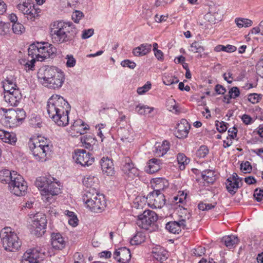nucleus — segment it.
Returning <instances> with one entry per match:
<instances>
[{
  "label": "nucleus",
  "mask_w": 263,
  "mask_h": 263,
  "mask_svg": "<svg viewBox=\"0 0 263 263\" xmlns=\"http://www.w3.org/2000/svg\"><path fill=\"white\" fill-rule=\"evenodd\" d=\"M49 29V36L54 44L70 42L77 34V29L72 23L61 20L51 22Z\"/></svg>",
  "instance_id": "7ed1b4c3"
},
{
  "label": "nucleus",
  "mask_w": 263,
  "mask_h": 263,
  "mask_svg": "<svg viewBox=\"0 0 263 263\" xmlns=\"http://www.w3.org/2000/svg\"><path fill=\"white\" fill-rule=\"evenodd\" d=\"M12 29L13 32L16 34H21L25 31V28L23 25L18 22L13 23Z\"/></svg>",
  "instance_id": "49530a36"
},
{
  "label": "nucleus",
  "mask_w": 263,
  "mask_h": 263,
  "mask_svg": "<svg viewBox=\"0 0 263 263\" xmlns=\"http://www.w3.org/2000/svg\"><path fill=\"white\" fill-rule=\"evenodd\" d=\"M47 110L49 117L58 126L64 127L68 125L70 106L62 97L52 95L47 102Z\"/></svg>",
  "instance_id": "f257e3e1"
},
{
  "label": "nucleus",
  "mask_w": 263,
  "mask_h": 263,
  "mask_svg": "<svg viewBox=\"0 0 263 263\" xmlns=\"http://www.w3.org/2000/svg\"><path fill=\"white\" fill-rule=\"evenodd\" d=\"M88 129V125L82 120L77 119L70 126L68 132L71 136L75 137L86 133Z\"/></svg>",
  "instance_id": "a211bd4d"
},
{
  "label": "nucleus",
  "mask_w": 263,
  "mask_h": 263,
  "mask_svg": "<svg viewBox=\"0 0 263 263\" xmlns=\"http://www.w3.org/2000/svg\"><path fill=\"white\" fill-rule=\"evenodd\" d=\"M205 252V249L204 247H198L197 248L195 249L194 251V253L195 256H201L204 254Z\"/></svg>",
  "instance_id": "0e129e2a"
},
{
  "label": "nucleus",
  "mask_w": 263,
  "mask_h": 263,
  "mask_svg": "<svg viewBox=\"0 0 263 263\" xmlns=\"http://www.w3.org/2000/svg\"><path fill=\"white\" fill-rule=\"evenodd\" d=\"M241 120L243 123H245L246 125L250 124L253 122L252 118L251 117V116L247 114H244L242 116Z\"/></svg>",
  "instance_id": "69168bd1"
},
{
  "label": "nucleus",
  "mask_w": 263,
  "mask_h": 263,
  "mask_svg": "<svg viewBox=\"0 0 263 263\" xmlns=\"http://www.w3.org/2000/svg\"><path fill=\"white\" fill-rule=\"evenodd\" d=\"M72 157L77 164H79L82 166L91 165L95 161L94 157L89 153L81 149L76 150Z\"/></svg>",
  "instance_id": "2eb2a0df"
},
{
  "label": "nucleus",
  "mask_w": 263,
  "mask_h": 263,
  "mask_svg": "<svg viewBox=\"0 0 263 263\" xmlns=\"http://www.w3.org/2000/svg\"><path fill=\"white\" fill-rule=\"evenodd\" d=\"M114 258L121 263H127L131 258L129 249L125 248H120L114 253Z\"/></svg>",
  "instance_id": "412c9836"
},
{
  "label": "nucleus",
  "mask_w": 263,
  "mask_h": 263,
  "mask_svg": "<svg viewBox=\"0 0 263 263\" xmlns=\"http://www.w3.org/2000/svg\"><path fill=\"white\" fill-rule=\"evenodd\" d=\"M28 145L36 161L44 162L51 158L53 146L44 137H37L30 139Z\"/></svg>",
  "instance_id": "39448f33"
},
{
  "label": "nucleus",
  "mask_w": 263,
  "mask_h": 263,
  "mask_svg": "<svg viewBox=\"0 0 263 263\" xmlns=\"http://www.w3.org/2000/svg\"><path fill=\"white\" fill-rule=\"evenodd\" d=\"M4 142L9 143L11 145H15L17 141V138L15 134L7 132Z\"/></svg>",
  "instance_id": "c03bdc74"
},
{
  "label": "nucleus",
  "mask_w": 263,
  "mask_h": 263,
  "mask_svg": "<svg viewBox=\"0 0 263 263\" xmlns=\"http://www.w3.org/2000/svg\"><path fill=\"white\" fill-rule=\"evenodd\" d=\"M151 183L154 189L153 192L157 193H161V191L167 188L169 185L168 181L163 178H155L151 182Z\"/></svg>",
  "instance_id": "393cba45"
},
{
  "label": "nucleus",
  "mask_w": 263,
  "mask_h": 263,
  "mask_svg": "<svg viewBox=\"0 0 263 263\" xmlns=\"http://www.w3.org/2000/svg\"><path fill=\"white\" fill-rule=\"evenodd\" d=\"M17 173L8 170H3L0 171V181L3 183L8 184L12 180L13 176Z\"/></svg>",
  "instance_id": "473e14b6"
},
{
  "label": "nucleus",
  "mask_w": 263,
  "mask_h": 263,
  "mask_svg": "<svg viewBox=\"0 0 263 263\" xmlns=\"http://www.w3.org/2000/svg\"><path fill=\"white\" fill-rule=\"evenodd\" d=\"M17 9L27 18L32 21L39 16L40 9L36 8L34 5L29 1H24L17 6Z\"/></svg>",
  "instance_id": "ddd939ff"
},
{
  "label": "nucleus",
  "mask_w": 263,
  "mask_h": 263,
  "mask_svg": "<svg viewBox=\"0 0 263 263\" xmlns=\"http://www.w3.org/2000/svg\"><path fill=\"white\" fill-rule=\"evenodd\" d=\"M35 185L40 191L42 199L46 202H50L53 196L60 193V182L50 175L37 177Z\"/></svg>",
  "instance_id": "423d86ee"
},
{
  "label": "nucleus",
  "mask_w": 263,
  "mask_h": 263,
  "mask_svg": "<svg viewBox=\"0 0 263 263\" xmlns=\"http://www.w3.org/2000/svg\"><path fill=\"white\" fill-rule=\"evenodd\" d=\"M202 178L209 185L212 184L216 180L215 172L212 170H206L202 172Z\"/></svg>",
  "instance_id": "f704fd0d"
},
{
  "label": "nucleus",
  "mask_w": 263,
  "mask_h": 263,
  "mask_svg": "<svg viewBox=\"0 0 263 263\" xmlns=\"http://www.w3.org/2000/svg\"><path fill=\"white\" fill-rule=\"evenodd\" d=\"M4 99L8 105L17 106L22 99V95L18 89L4 91Z\"/></svg>",
  "instance_id": "f3484780"
},
{
  "label": "nucleus",
  "mask_w": 263,
  "mask_h": 263,
  "mask_svg": "<svg viewBox=\"0 0 263 263\" xmlns=\"http://www.w3.org/2000/svg\"><path fill=\"white\" fill-rule=\"evenodd\" d=\"M37 77L41 84L52 89L61 88L65 81L63 71L55 67L49 66L41 67L38 70Z\"/></svg>",
  "instance_id": "20e7f679"
},
{
  "label": "nucleus",
  "mask_w": 263,
  "mask_h": 263,
  "mask_svg": "<svg viewBox=\"0 0 263 263\" xmlns=\"http://www.w3.org/2000/svg\"><path fill=\"white\" fill-rule=\"evenodd\" d=\"M152 49V45L150 44L144 43L139 46L135 48L133 50V53L135 56L142 57L148 53Z\"/></svg>",
  "instance_id": "c85d7f7f"
},
{
  "label": "nucleus",
  "mask_w": 263,
  "mask_h": 263,
  "mask_svg": "<svg viewBox=\"0 0 263 263\" xmlns=\"http://www.w3.org/2000/svg\"><path fill=\"white\" fill-rule=\"evenodd\" d=\"M51 245L54 249L62 250L66 246V241L61 234L53 233L51 235Z\"/></svg>",
  "instance_id": "a878e982"
},
{
  "label": "nucleus",
  "mask_w": 263,
  "mask_h": 263,
  "mask_svg": "<svg viewBox=\"0 0 263 263\" xmlns=\"http://www.w3.org/2000/svg\"><path fill=\"white\" fill-rule=\"evenodd\" d=\"M152 87V84L150 82H147L143 86L138 87L137 92L139 95H143L147 92Z\"/></svg>",
  "instance_id": "864d4df0"
},
{
  "label": "nucleus",
  "mask_w": 263,
  "mask_h": 263,
  "mask_svg": "<svg viewBox=\"0 0 263 263\" xmlns=\"http://www.w3.org/2000/svg\"><path fill=\"white\" fill-rule=\"evenodd\" d=\"M26 117L25 111L23 109H0V122L5 126L15 127Z\"/></svg>",
  "instance_id": "6e6552de"
},
{
  "label": "nucleus",
  "mask_w": 263,
  "mask_h": 263,
  "mask_svg": "<svg viewBox=\"0 0 263 263\" xmlns=\"http://www.w3.org/2000/svg\"><path fill=\"white\" fill-rule=\"evenodd\" d=\"M105 125L104 124H100L96 126V128L98 129L97 136L100 138L101 142H103L105 136L104 133L106 132L105 129Z\"/></svg>",
  "instance_id": "3c124183"
},
{
  "label": "nucleus",
  "mask_w": 263,
  "mask_h": 263,
  "mask_svg": "<svg viewBox=\"0 0 263 263\" xmlns=\"http://www.w3.org/2000/svg\"><path fill=\"white\" fill-rule=\"evenodd\" d=\"M66 66L68 68H72L76 64V60L72 54H67L65 57Z\"/></svg>",
  "instance_id": "603ef678"
},
{
  "label": "nucleus",
  "mask_w": 263,
  "mask_h": 263,
  "mask_svg": "<svg viewBox=\"0 0 263 263\" xmlns=\"http://www.w3.org/2000/svg\"><path fill=\"white\" fill-rule=\"evenodd\" d=\"M41 120L39 116L34 115L29 120L30 125L33 127H41Z\"/></svg>",
  "instance_id": "de8ad7c7"
},
{
  "label": "nucleus",
  "mask_w": 263,
  "mask_h": 263,
  "mask_svg": "<svg viewBox=\"0 0 263 263\" xmlns=\"http://www.w3.org/2000/svg\"><path fill=\"white\" fill-rule=\"evenodd\" d=\"M209 149L205 145L201 146L196 152V156L199 158H204L208 154Z\"/></svg>",
  "instance_id": "8fccbe9b"
},
{
  "label": "nucleus",
  "mask_w": 263,
  "mask_h": 263,
  "mask_svg": "<svg viewBox=\"0 0 263 263\" xmlns=\"http://www.w3.org/2000/svg\"><path fill=\"white\" fill-rule=\"evenodd\" d=\"M121 170L124 177L129 180H133L139 175V170L135 166L129 157H125L122 160Z\"/></svg>",
  "instance_id": "f8f14e48"
},
{
  "label": "nucleus",
  "mask_w": 263,
  "mask_h": 263,
  "mask_svg": "<svg viewBox=\"0 0 263 263\" xmlns=\"http://www.w3.org/2000/svg\"><path fill=\"white\" fill-rule=\"evenodd\" d=\"M28 55L30 60L21 59L20 63L26 71L34 69L35 60L43 61L54 54L56 49L47 42H36L31 44L28 48Z\"/></svg>",
  "instance_id": "f03ea898"
},
{
  "label": "nucleus",
  "mask_w": 263,
  "mask_h": 263,
  "mask_svg": "<svg viewBox=\"0 0 263 263\" xmlns=\"http://www.w3.org/2000/svg\"><path fill=\"white\" fill-rule=\"evenodd\" d=\"M192 220L191 213L186 209H183L179 215V221L184 224L185 229H189Z\"/></svg>",
  "instance_id": "c756f323"
},
{
  "label": "nucleus",
  "mask_w": 263,
  "mask_h": 263,
  "mask_svg": "<svg viewBox=\"0 0 263 263\" xmlns=\"http://www.w3.org/2000/svg\"><path fill=\"white\" fill-rule=\"evenodd\" d=\"M94 33L93 29H85L82 31V38L86 39L91 36Z\"/></svg>",
  "instance_id": "680f3d73"
},
{
  "label": "nucleus",
  "mask_w": 263,
  "mask_h": 263,
  "mask_svg": "<svg viewBox=\"0 0 263 263\" xmlns=\"http://www.w3.org/2000/svg\"><path fill=\"white\" fill-rule=\"evenodd\" d=\"M83 183L90 190V189L96 190L99 183V180L97 177L91 175H87L83 179Z\"/></svg>",
  "instance_id": "7c9ffc66"
},
{
  "label": "nucleus",
  "mask_w": 263,
  "mask_h": 263,
  "mask_svg": "<svg viewBox=\"0 0 263 263\" xmlns=\"http://www.w3.org/2000/svg\"><path fill=\"white\" fill-rule=\"evenodd\" d=\"M163 83L166 85H170L174 83H177L179 80L177 77L170 74H164L162 77Z\"/></svg>",
  "instance_id": "a19ab883"
},
{
  "label": "nucleus",
  "mask_w": 263,
  "mask_h": 263,
  "mask_svg": "<svg viewBox=\"0 0 263 263\" xmlns=\"http://www.w3.org/2000/svg\"><path fill=\"white\" fill-rule=\"evenodd\" d=\"M170 149V143L167 141H163L162 143H156L154 151L155 155L158 157L164 156Z\"/></svg>",
  "instance_id": "2f4dec72"
},
{
  "label": "nucleus",
  "mask_w": 263,
  "mask_h": 263,
  "mask_svg": "<svg viewBox=\"0 0 263 263\" xmlns=\"http://www.w3.org/2000/svg\"><path fill=\"white\" fill-rule=\"evenodd\" d=\"M102 172L107 176H112L114 174V166L112 161L107 157H103L100 160Z\"/></svg>",
  "instance_id": "5701e85b"
},
{
  "label": "nucleus",
  "mask_w": 263,
  "mask_h": 263,
  "mask_svg": "<svg viewBox=\"0 0 263 263\" xmlns=\"http://www.w3.org/2000/svg\"><path fill=\"white\" fill-rule=\"evenodd\" d=\"M121 65L124 67H127L131 69H134L136 66V64L134 62L131 61L129 60H125L122 61Z\"/></svg>",
  "instance_id": "052dcab7"
},
{
  "label": "nucleus",
  "mask_w": 263,
  "mask_h": 263,
  "mask_svg": "<svg viewBox=\"0 0 263 263\" xmlns=\"http://www.w3.org/2000/svg\"><path fill=\"white\" fill-rule=\"evenodd\" d=\"M47 226L46 216L42 213L36 214L32 221V231L33 233L37 237H40L45 232Z\"/></svg>",
  "instance_id": "4468645a"
},
{
  "label": "nucleus",
  "mask_w": 263,
  "mask_h": 263,
  "mask_svg": "<svg viewBox=\"0 0 263 263\" xmlns=\"http://www.w3.org/2000/svg\"><path fill=\"white\" fill-rule=\"evenodd\" d=\"M0 237L4 249L9 252H16L22 246V241L15 232L10 227H5L0 232Z\"/></svg>",
  "instance_id": "1a4fd4ad"
},
{
  "label": "nucleus",
  "mask_w": 263,
  "mask_h": 263,
  "mask_svg": "<svg viewBox=\"0 0 263 263\" xmlns=\"http://www.w3.org/2000/svg\"><path fill=\"white\" fill-rule=\"evenodd\" d=\"M165 228L170 233L173 234H179L182 229H185L184 224L180 223L179 221H172L167 222L166 224Z\"/></svg>",
  "instance_id": "bb28decb"
},
{
  "label": "nucleus",
  "mask_w": 263,
  "mask_h": 263,
  "mask_svg": "<svg viewBox=\"0 0 263 263\" xmlns=\"http://www.w3.org/2000/svg\"><path fill=\"white\" fill-rule=\"evenodd\" d=\"M235 22L239 28L248 27L252 26V21L247 18H236Z\"/></svg>",
  "instance_id": "37998d69"
},
{
  "label": "nucleus",
  "mask_w": 263,
  "mask_h": 263,
  "mask_svg": "<svg viewBox=\"0 0 263 263\" xmlns=\"http://www.w3.org/2000/svg\"><path fill=\"white\" fill-rule=\"evenodd\" d=\"M161 160L153 158L149 160L146 172L149 174H153L161 168Z\"/></svg>",
  "instance_id": "72a5a7b5"
},
{
  "label": "nucleus",
  "mask_w": 263,
  "mask_h": 263,
  "mask_svg": "<svg viewBox=\"0 0 263 263\" xmlns=\"http://www.w3.org/2000/svg\"><path fill=\"white\" fill-rule=\"evenodd\" d=\"M237 129L235 127H233L230 128L228 131V136L227 137V139L228 140L229 138H230L232 140H234L236 137L237 134Z\"/></svg>",
  "instance_id": "13d9d810"
},
{
  "label": "nucleus",
  "mask_w": 263,
  "mask_h": 263,
  "mask_svg": "<svg viewBox=\"0 0 263 263\" xmlns=\"http://www.w3.org/2000/svg\"><path fill=\"white\" fill-rule=\"evenodd\" d=\"M154 110V108L142 104H139L136 107V111L141 115H147Z\"/></svg>",
  "instance_id": "58836bf2"
},
{
  "label": "nucleus",
  "mask_w": 263,
  "mask_h": 263,
  "mask_svg": "<svg viewBox=\"0 0 263 263\" xmlns=\"http://www.w3.org/2000/svg\"><path fill=\"white\" fill-rule=\"evenodd\" d=\"M166 105L167 109L173 113L179 114L181 112L179 105L176 103V101L172 98H170L167 100Z\"/></svg>",
  "instance_id": "4c0bfd02"
},
{
  "label": "nucleus",
  "mask_w": 263,
  "mask_h": 263,
  "mask_svg": "<svg viewBox=\"0 0 263 263\" xmlns=\"http://www.w3.org/2000/svg\"><path fill=\"white\" fill-rule=\"evenodd\" d=\"M82 200L87 208L95 213L102 212L106 206L105 197L97 190H86Z\"/></svg>",
  "instance_id": "0eeeda50"
},
{
  "label": "nucleus",
  "mask_w": 263,
  "mask_h": 263,
  "mask_svg": "<svg viewBox=\"0 0 263 263\" xmlns=\"http://www.w3.org/2000/svg\"><path fill=\"white\" fill-rule=\"evenodd\" d=\"M10 31V24L3 22L0 23V34L5 35L8 33Z\"/></svg>",
  "instance_id": "5fc2aeb1"
},
{
  "label": "nucleus",
  "mask_w": 263,
  "mask_h": 263,
  "mask_svg": "<svg viewBox=\"0 0 263 263\" xmlns=\"http://www.w3.org/2000/svg\"><path fill=\"white\" fill-rule=\"evenodd\" d=\"M152 254L153 257L160 262H163L168 258L167 251L160 246H156L153 247Z\"/></svg>",
  "instance_id": "b1692460"
},
{
  "label": "nucleus",
  "mask_w": 263,
  "mask_h": 263,
  "mask_svg": "<svg viewBox=\"0 0 263 263\" xmlns=\"http://www.w3.org/2000/svg\"><path fill=\"white\" fill-rule=\"evenodd\" d=\"M261 99V97L260 95L255 93L250 94L248 98V101L252 104H256L259 102Z\"/></svg>",
  "instance_id": "4d7b16f0"
},
{
  "label": "nucleus",
  "mask_w": 263,
  "mask_h": 263,
  "mask_svg": "<svg viewBox=\"0 0 263 263\" xmlns=\"http://www.w3.org/2000/svg\"><path fill=\"white\" fill-rule=\"evenodd\" d=\"M158 219L156 213L151 210H145L139 215L136 221L137 224L141 228L148 230L149 227L153 226Z\"/></svg>",
  "instance_id": "9b49d317"
},
{
  "label": "nucleus",
  "mask_w": 263,
  "mask_h": 263,
  "mask_svg": "<svg viewBox=\"0 0 263 263\" xmlns=\"http://www.w3.org/2000/svg\"><path fill=\"white\" fill-rule=\"evenodd\" d=\"M254 197L257 201H261L263 199V190L256 189L254 191Z\"/></svg>",
  "instance_id": "e2e57ef3"
},
{
  "label": "nucleus",
  "mask_w": 263,
  "mask_h": 263,
  "mask_svg": "<svg viewBox=\"0 0 263 263\" xmlns=\"http://www.w3.org/2000/svg\"><path fill=\"white\" fill-rule=\"evenodd\" d=\"M189 50L194 53H198L203 51L204 49V47L200 45V43L194 42L191 45Z\"/></svg>",
  "instance_id": "09e8293b"
},
{
  "label": "nucleus",
  "mask_w": 263,
  "mask_h": 263,
  "mask_svg": "<svg viewBox=\"0 0 263 263\" xmlns=\"http://www.w3.org/2000/svg\"><path fill=\"white\" fill-rule=\"evenodd\" d=\"M83 16V13L80 11H76L72 14V19L76 23H78Z\"/></svg>",
  "instance_id": "bf43d9fd"
},
{
  "label": "nucleus",
  "mask_w": 263,
  "mask_h": 263,
  "mask_svg": "<svg viewBox=\"0 0 263 263\" xmlns=\"http://www.w3.org/2000/svg\"><path fill=\"white\" fill-rule=\"evenodd\" d=\"M241 181L242 179L238 177L237 173H233L232 176L228 178L226 182L228 192L232 195L236 193L241 185Z\"/></svg>",
  "instance_id": "6ab92c4d"
},
{
  "label": "nucleus",
  "mask_w": 263,
  "mask_h": 263,
  "mask_svg": "<svg viewBox=\"0 0 263 263\" xmlns=\"http://www.w3.org/2000/svg\"><path fill=\"white\" fill-rule=\"evenodd\" d=\"M68 223L73 227L78 226V219L76 215L72 216V217L68 218Z\"/></svg>",
  "instance_id": "338daca9"
},
{
  "label": "nucleus",
  "mask_w": 263,
  "mask_h": 263,
  "mask_svg": "<svg viewBox=\"0 0 263 263\" xmlns=\"http://www.w3.org/2000/svg\"><path fill=\"white\" fill-rule=\"evenodd\" d=\"M118 136L123 142H130L133 140V133L129 128L120 127L117 130Z\"/></svg>",
  "instance_id": "cd10ccee"
},
{
  "label": "nucleus",
  "mask_w": 263,
  "mask_h": 263,
  "mask_svg": "<svg viewBox=\"0 0 263 263\" xmlns=\"http://www.w3.org/2000/svg\"><path fill=\"white\" fill-rule=\"evenodd\" d=\"M238 241V237L235 235L225 236L222 238V242L229 249L235 247Z\"/></svg>",
  "instance_id": "c9c22d12"
},
{
  "label": "nucleus",
  "mask_w": 263,
  "mask_h": 263,
  "mask_svg": "<svg viewBox=\"0 0 263 263\" xmlns=\"http://www.w3.org/2000/svg\"><path fill=\"white\" fill-rule=\"evenodd\" d=\"M177 160L179 168L181 170H183L190 161V159L183 153H179L177 155Z\"/></svg>",
  "instance_id": "ea45409f"
},
{
  "label": "nucleus",
  "mask_w": 263,
  "mask_h": 263,
  "mask_svg": "<svg viewBox=\"0 0 263 263\" xmlns=\"http://www.w3.org/2000/svg\"><path fill=\"white\" fill-rule=\"evenodd\" d=\"M146 202L152 209H161L165 204V199L163 193L152 192L148 194Z\"/></svg>",
  "instance_id": "dca6fc26"
},
{
  "label": "nucleus",
  "mask_w": 263,
  "mask_h": 263,
  "mask_svg": "<svg viewBox=\"0 0 263 263\" xmlns=\"http://www.w3.org/2000/svg\"><path fill=\"white\" fill-rule=\"evenodd\" d=\"M145 239V236L141 232H138L137 234L131 239L130 243L133 245H140L144 242Z\"/></svg>",
  "instance_id": "79ce46f5"
},
{
  "label": "nucleus",
  "mask_w": 263,
  "mask_h": 263,
  "mask_svg": "<svg viewBox=\"0 0 263 263\" xmlns=\"http://www.w3.org/2000/svg\"><path fill=\"white\" fill-rule=\"evenodd\" d=\"M12 180L8 185L10 192L16 196H25L27 191V183L23 177L18 173L15 174Z\"/></svg>",
  "instance_id": "9d476101"
},
{
  "label": "nucleus",
  "mask_w": 263,
  "mask_h": 263,
  "mask_svg": "<svg viewBox=\"0 0 263 263\" xmlns=\"http://www.w3.org/2000/svg\"><path fill=\"white\" fill-rule=\"evenodd\" d=\"M190 129V125L186 120L181 119L177 124L176 127L175 136L179 139L187 137Z\"/></svg>",
  "instance_id": "aec40b11"
},
{
  "label": "nucleus",
  "mask_w": 263,
  "mask_h": 263,
  "mask_svg": "<svg viewBox=\"0 0 263 263\" xmlns=\"http://www.w3.org/2000/svg\"><path fill=\"white\" fill-rule=\"evenodd\" d=\"M240 95V91L237 87H233L229 91V96L228 98L227 103H230L231 99H235Z\"/></svg>",
  "instance_id": "a18cd8bd"
},
{
  "label": "nucleus",
  "mask_w": 263,
  "mask_h": 263,
  "mask_svg": "<svg viewBox=\"0 0 263 263\" xmlns=\"http://www.w3.org/2000/svg\"><path fill=\"white\" fill-rule=\"evenodd\" d=\"M215 91L217 94L223 95L226 92V89L223 86L217 84L215 87Z\"/></svg>",
  "instance_id": "774afa93"
},
{
  "label": "nucleus",
  "mask_w": 263,
  "mask_h": 263,
  "mask_svg": "<svg viewBox=\"0 0 263 263\" xmlns=\"http://www.w3.org/2000/svg\"><path fill=\"white\" fill-rule=\"evenodd\" d=\"M228 123L223 122V121H218L216 122V126L217 130L219 133H223L226 132L228 128L227 127Z\"/></svg>",
  "instance_id": "6e6d98bb"
},
{
  "label": "nucleus",
  "mask_w": 263,
  "mask_h": 263,
  "mask_svg": "<svg viewBox=\"0 0 263 263\" xmlns=\"http://www.w3.org/2000/svg\"><path fill=\"white\" fill-rule=\"evenodd\" d=\"M40 252L35 248L27 250L22 256L23 263H38Z\"/></svg>",
  "instance_id": "4be33fe9"
},
{
  "label": "nucleus",
  "mask_w": 263,
  "mask_h": 263,
  "mask_svg": "<svg viewBox=\"0 0 263 263\" xmlns=\"http://www.w3.org/2000/svg\"><path fill=\"white\" fill-rule=\"evenodd\" d=\"M4 91H8L9 90L17 89L16 85V80L13 76H10L3 81Z\"/></svg>",
  "instance_id": "e433bc0d"
}]
</instances>
